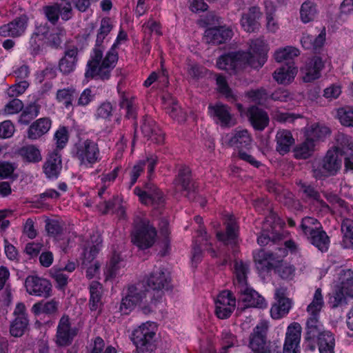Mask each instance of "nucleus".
<instances>
[{
  "instance_id": "nucleus-1",
  "label": "nucleus",
  "mask_w": 353,
  "mask_h": 353,
  "mask_svg": "<svg viewBox=\"0 0 353 353\" xmlns=\"http://www.w3.org/2000/svg\"><path fill=\"white\" fill-rule=\"evenodd\" d=\"M112 28V26L109 19H103L101 21L94 48L90 60L87 63V69L85 72L86 78L108 80L110 77L111 72L118 61L116 43L112 46L103 59V55L108 42L107 37Z\"/></svg>"
},
{
  "instance_id": "nucleus-2",
  "label": "nucleus",
  "mask_w": 353,
  "mask_h": 353,
  "mask_svg": "<svg viewBox=\"0 0 353 353\" xmlns=\"http://www.w3.org/2000/svg\"><path fill=\"white\" fill-rule=\"evenodd\" d=\"M268 51V46L263 39L251 40L248 52L239 51L223 54L217 59L216 66L230 74L236 72L248 65L254 68H261L266 61Z\"/></svg>"
},
{
  "instance_id": "nucleus-3",
  "label": "nucleus",
  "mask_w": 353,
  "mask_h": 353,
  "mask_svg": "<svg viewBox=\"0 0 353 353\" xmlns=\"http://www.w3.org/2000/svg\"><path fill=\"white\" fill-rule=\"evenodd\" d=\"M248 264L242 261L235 262L234 284L239 294L238 309L244 310L248 307H265L267 303L264 298L248 285Z\"/></svg>"
},
{
  "instance_id": "nucleus-4",
  "label": "nucleus",
  "mask_w": 353,
  "mask_h": 353,
  "mask_svg": "<svg viewBox=\"0 0 353 353\" xmlns=\"http://www.w3.org/2000/svg\"><path fill=\"white\" fill-rule=\"evenodd\" d=\"M72 154L85 168H93L101 159L98 143L90 139H79L73 146Z\"/></svg>"
},
{
  "instance_id": "nucleus-5",
  "label": "nucleus",
  "mask_w": 353,
  "mask_h": 353,
  "mask_svg": "<svg viewBox=\"0 0 353 353\" xmlns=\"http://www.w3.org/2000/svg\"><path fill=\"white\" fill-rule=\"evenodd\" d=\"M353 298V271L341 269L338 272L336 284L330 298L332 307L336 308L347 303V299Z\"/></svg>"
},
{
  "instance_id": "nucleus-6",
  "label": "nucleus",
  "mask_w": 353,
  "mask_h": 353,
  "mask_svg": "<svg viewBox=\"0 0 353 353\" xmlns=\"http://www.w3.org/2000/svg\"><path fill=\"white\" fill-rule=\"evenodd\" d=\"M154 301V294L149 289H145L143 283L130 285L121 299L119 310L122 314H128L137 305L148 304Z\"/></svg>"
},
{
  "instance_id": "nucleus-7",
  "label": "nucleus",
  "mask_w": 353,
  "mask_h": 353,
  "mask_svg": "<svg viewBox=\"0 0 353 353\" xmlns=\"http://www.w3.org/2000/svg\"><path fill=\"white\" fill-rule=\"evenodd\" d=\"M157 231L145 218L137 217L134 222L132 243L141 249L150 248L154 243Z\"/></svg>"
},
{
  "instance_id": "nucleus-8",
  "label": "nucleus",
  "mask_w": 353,
  "mask_h": 353,
  "mask_svg": "<svg viewBox=\"0 0 353 353\" xmlns=\"http://www.w3.org/2000/svg\"><path fill=\"white\" fill-rule=\"evenodd\" d=\"M268 322L261 321L253 329L249 337L248 347L254 353H280L276 348L267 340Z\"/></svg>"
},
{
  "instance_id": "nucleus-9",
  "label": "nucleus",
  "mask_w": 353,
  "mask_h": 353,
  "mask_svg": "<svg viewBox=\"0 0 353 353\" xmlns=\"http://www.w3.org/2000/svg\"><path fill=\"white\" fill-rule=\"evenodd\" d=\"M341 165V161L339 159L337 152L330 150L322 160H315L312 163L313 176L316 179H323L334 175Z\"/></svg>"
},
{
  "instance_id": "nucleus-10",
  "label": "nucleus",
  "mask_w": 353,
  "mask_h": 353,
  "mask_svg": "<svg viewBox=\"0 0 353 353\" xmlns=\"http://www.w3.org/2000/svg\"><path fill=\"white\" fill-rule=\"evenodd\" d=\"M288 249L291 252H296L297 245L292 241H287L285 242L284 247H278L274 251L259 250L254 254V259L256 262L260 264L265 265L267 262L268 265H272L274 263L282 261L283 258L288 254Z\"/></svg>"
},
{
  "instance_id": "nucleus-11",
  "label": "nucleus",
  "mask_w": 353,
  "mask_h": 353,
  "mask_svg": "<svg viewBox=\"0 0 353 353\" xmlns=\"http://www.w3.org/2000/svg\"><path fill=\"white\" fill-rule=\"evenodd\" d=\"M157 330V325L153 322L142 323L134 329L131 339L137 348L154 347L152 341Z\"/></svg>"
},
{
  "instance_id": "nucleus-12",
  "label": "nucleus",
  "mask_w": 353,
  "mask_h": 353,
  "mask_svg": "<svg viewBox=\"0 0 353 353\" xmlns=\"http://www.w3.org/2000/svg\"><path fill=\"white\" fill-rule=\"evenodd\" d=\"M134 192L139 196L140 201L145 205L159 208L164 204L165 199L163 192L152 183H146L143 190L136 187Z\"/></svg>"
},
{
  "instance_id": "nucleus-13",
  "label": "nucleus",
  "mask_w": 353,
  "mask_h": 353,
  "mask_svg": "<svg viewBox=\"0 0 353 353\" xmlns=\"http://www.w3.org/2000/svg\"><path fill=\"white\" fill-rule=\"evenodd\" d=\"M208 113L216 124L222 128H231L236 123V119L231 113L230 108L221 103L208 106Z\"/></svg>"
},
{
  "instance_id": "nucleus-14",
  "label": "nucleus",
  "mask_w": 353,
  "mask_h": 353,
  "mask_svg": "<svg viewBox=\"0 0 353 353\" xmlns=\"http://www.w3.org/2000/svg\"><path fill=\"white\" fill-rule=\"evenodd\" d=\"M77 333L78 329L72 327L70 318L64 315L58 323L55 342L59 346H68L72 343Z\"/></svg>"
},
{
  "instance_id": "nucleus-15",
  "label": "nucleus",
  "mask_w": 353,
  "mask_h": 353,
  "mask_svg": "<svg viewBox=\"0 0 353 353\" xmlns=\"http://www.w3.org/2000/svg\"><path fill=\"white\" fill-rule=\"evenodd\" d=\"M146 283L150 291L161 293L169 288L170 273L163 267L155 268L147 279Z\"/></svg>"
},
{
  "instance_id": "nucleus-16",
  "label": "nucleus",
  "mask_w": 353,
  "mask_h": 353,
  "mask_svg": "<svg viewBox=\"0 0 353 353\" xmlns=\"http://www.w3.org/2000/svg\"><path fill=\"white\" fill-rule=\"evenodd\" d=\"M287 289L280 287L276 289L274 298L276 302L272 305L270 315L274 319H279L288 314L292 301L286 297Z\"/></svg>"
},
{
  "instance_id": "nucleus-17",
  "label": "nucleus",
  "mask_w": 353,
  "mask_h": 353,
  "mask_svg": "<svg viewBox=\"0 0 353 353\" xmlns=\"http://www.w3.org/2000/svg\"><path fill=\"white\" fill-rule=\"evenodd\" d=\"M43 13L47 19L52 24H55L61 16L64 21L69 20L72 15V5L70 1L57 3L43 8Z\"/></svg>"
},
{
  "instance_id": "nucleus-18",
  "label": "nucleus",
  "mask_w": 353,
  "mask_h": 353,
  "mask_svg": "<svg viewBox=\"0 0 353 353\" xmlns=\"http://www.w3.org/2000/svg\"><path fill=\"white\" fill-rule=\"evenodd\" d=\"M25 287L29 294L45 298L50 296L52 290L50 281L37 276H28L26 279Z\"/></svg>"
},
{
  "instance_id": "nucleus-19",
  "label": "nucleus",
  "mask_w": 353,
  "mask_h": 353,
  "mask_svg": "<svg viewBox=\"0 0 353 353\" xmlns=\"http://www.w3.org/2000/svg\"><path fill=\"white\" fill-rule=\"evenodd\" d=\"M221 142L227 147L236 148H248L251 143L252 138L247 130L236 129L231 133H227L222 136Z\"/></svg>"
},
{
  "instance_id": "nucleus-20",
  "label": "nucleus",
  "mask_w": 353,
  "mask_h": 353,
  "mask_svg": "<svg viewBox=\"0 0 353 353\" xmlns=\"http://www.w3.org/2000/svg\"><path fill=\"white\" fill-rule=\"evenodd\" d=\"M236 306V299L228 290L221 292L215 300V312L218 318H228Z\"/></svg>"
},
{
  "instance_id": "nucleus-21",
  "label": "nucleus",
  "mask_w": 353,
  "mask_h": 353,
  "mask_svg": "<svg viewBox=\"0 0 353 353\" xmlns=\"http://www.w3.org/2000/svg\"><path fill=\"white\" fill-rule=\"evenodd\" d=\"M28 23V17L25 14L21 15L10 23L1 26L0 35L3 37H19L25 33Z\"/></svg>"
},
{
  "instance_id": "nucleus-22",
  "label": "nucleus",
  "mask_w": 353,
  "mask_h": 353,
  "mask_svg": "<svg viewBox=\"0 0 353 353\" xmlns=\"http://www.w3.org/2000/svg\"><path fill=\"white\" fill-rule=\"evenodd\" d=\"M301 335V326L299 323H293L288 327L283 353H300Z\"/></svg>"
},
{
  "instance_id": "nucleus-23",
  "label": "nucleus",
  "mask_w": 353,
  "mask_h": 353,
  "mask_svg": "<svg viewBox=\"0 0 353 353\" xmlns=\"http://www.w3.org/2000/svg\"><path fill=\"white\" fill-rule=\"evenodd\" d=\"M320 316H308L306 321V332L305 340L306 346L312 351L315 350L314 340L325 330L319 320Z\"/></svg>"
},
{
  "instance_id": "nucleus-24",
  "label": "nucleus",
  "mask_w": 353,
  "mask_h": 353,
  "mask_svg": "<svg viewBox=\"0 0 353 353\" xmlns=\"http://www.w3.org/2000/svg\"><path fill=\"white\" fill-rule=\"evenodd\" d=\"M232 36L233 31L230 27L219 26L207 29L203 40L209 44L219 45L230 40Z\"/></svg>"
},
{
  "instance_id": "nucleus-25",
  "label": "nucleus",
  "mask_w": 353,
  "mask_h": 353,
  "mask_svg": "<svg viewBox=\"0 0 353 353\" xmlns=\"http://www.w3.org/2000/svg\"><path fill=\"white\" fill-rule=\"evenodd\" d=\"M323 66V61L319 57L308 59L305 66L301 68L303 81L311 82L319 79Z\"/></svg>"
},
{
  "instance_id": "nucleus-26",
  "label": "nucleus",
  "mask_w": 353,
  "mask_h": 353,
  "mask_svg": "<svg viewBox=\"0 0 353 353\" xmlns=\"http://www.w3.org/2000/svg\"><path fill=\"white\" fill-rule=\"evenodd\" d=\"M89 308L94 316H99L102 310V285L97 281H92L89 287Z\"/></svg>"
},
{
  "instance_id": "nucleus-27",
  "label": "nucleus",
  "mask_w": 353,
  "mask_h": 353,
  "mask_svg": "<svg viewBox=\"0 0 353 353\" xmlns=\"http://www.w3.org/2000/svg\"><path fill=\"white\" fill-rule=\"evenodd\" d=\"M247 117L252 127L256 130H263L269 123L268 113L256 106H251L248 109Z\"/></svg>"
},
{
  "instance_id": "nucleus-28",
  "label": "nucleus",
  "mask_w": 353,
  "mask_h": 353,
  "mask_svg": "<svg viewBox=\"0 0 353 353\" xmlns=\"http://www.w3.org/2000/svg\"><path fill=\"white\" fill-rule=\"evenodd\" d=\"M43 169L47 178L57 179L62 169L61 154L57 151L50 153L43 165Z\"/></svg>"
},
{
  "instance_id": "nucleus-29",
  "label": "nucleus",
  "mask_w": 353,
  "mask_h": 353,
  "mask_svg": "<svg viewBox=\"0 0 353 353\" xmlns=\"http://www.w3.org/2000/svg\"><path fill=\"white\" fill-rule=\"evenodd\" d=\"M78 61V48L72 46L68 48L64 52V56L60 59L59 68L64 74H68L73 72Z\"/></svg>"
},
{
  "instance_id": "nucleus-30",
  "label": "nucleus",
  "mask_w": 353,
  "mask_h": 353,
  "mask_svg": "<svg viewBox=\"0 0 353 353\" xmlns=\"http://www.w3.org/2000/svg\"><path fill=\"white\" fill-rule=\"evenodd\" d=\"M175 188L181 192L190 194L194 190V184L192 180L191 171L186 166H181L174 180Z\"/></svg>"
},
{
  "instance_id": "nucleus-31",
  "label": "nucleus",
  "mask_w": 353,
  "mask_h": 353,
  "mask_svg": "<svg viewBox=\"0 0 353 353\" xmlns=\"http://www.w3.org/2000/svg\"><path fill=\"white\" fill-rule=\"evenodd\" d=\"M226 232H217L216 237L219 241L225 245H235L236 243L238 226L233 216L230 215L225 221Z\"/></svg>"
},
{
  "instance_id": "nucleus-32",
  "label": "nucleus",
  "mask_w": 353,
  "mask_h": 353,
  "mask_svg": "<svg viewBox=\"0 0 353 353\" xmlns=\"http://www.w3.org/2000/svg\"><path fill=\"white\" fill-rule=\"evenodd\" d=\"M164 108L166 112L174 120L183 122L186 119L185 112L178 105L176 100L169 94L163 97Z\"/></svg>"
},
{
  "instance_id": "nucleus-33",
  "label": "nucleus",
  "mask_w": 353,
  "mask_h": 353,
  "mask_svg": "<svg viewBox=\"0 0 353 353\" xmlns=\"http://www.w3.org/2000/svg\"><path fill=\"white\" fill-rule=\"evenodd\" d=\"M51 120L49 118H41L33 122L28 130V137L36 140L46 134L51 128Z\"/></svg>"
},
{
  "instance_id": "nucleus-34",
  "label": "nucleus",
  "mask_w": 353,
  "mask_h": 353,
  "mask_svg": "<svg viewBox=\"0 0 353 353\" xmlns=\"http://www.w3.org/2000/svg\"><path fill=\"white\" fill-rule=\"evenodd\" d=\"M141 131L148 139L157 143L163 141L164 137L161 130L156 125L155 122L150 118L143 119L141 125Z\"/></svg>"
},
{
  "instance_id": "nucleus-35",
  "label": "nucleus",
  "mask_w": 353,
  "mask_h": 353,
  "mask_svg": "<svg viewBox=\"0 0 353 353\" xmlns=\"http://www.w3.org/2000/svg\"><path fill=\"white\" fill-rule=\"evenodd\" d=\"M330 134L329 128L322 123H314L305 128V137L314 143L315 141L323 140Z\"/></svg>"
},
{
  "instance_id": "nucleus-36",
  "label": "nucleus",
  "mask_w": 353,
  "mask_h": 353,
  "mask_svg": "<svg viewBox=\"0 0 353 353\" xmlns=\"http://www.w3.org/2000/svg\"><path fill=\"white\" fill-rule=\"evenodd\" d=\"M297 71V68L293 64H288L275 70L273 78L279 84L288 85L294 80Z\"/></svg>"
},
{
  "instance_id": "nucleus-37",
  "label": "nucleus",
  "mask_w": 353,
  "mask_h": 353,
  "mask_svg": "<svg viewBox=\"0 0 353 353\" xmlns=\"http://www.w3.org/2000/svg\"><path fill=\"white\" fill-rule=\"evenodd\" d=\"M299 186L300 191L307 199L315 202L321 207V210L330 211L329 205L321 199L320 193L314 187L301 181L299 182Z\"/></svg>"
},
{
  "instance_id": "nucleus-38",
  "label": "nucleus",
  "mask_w": 353,
  "mask_h": 353,
  "mask_svg": "<svg viewBox=\"0 0 353 353\" xmlns=\"http://www.w3.org/2000/svg\"><path fill=\"white\" fill-rule=\"evenodd\" d=\"M261 13L256 7L251 8L247 13H245L241 18V26L246 32H254L259 28V19Z\"/></svg>"
},
{
  "instance_id": "nucleus-39",
  "label": "nucleus",
  "mask_w": 353,
  "mask_h": 353,
  "mask_svg": "<svg viewBox=\"0 0 353 353\" xmlns=\"http://www.w3.org/2000/svg\"><path fill=\"white\" fill-rule=\"evenodd\" d=\"M306 237L309 242L319 250L322 252L327 251L330 243V237L322 228Z\"/></svg>"
},
{
  "instance_id": "nucleus-40",
  "label": "nucleus",
  "mask_w": 353,
  "mask_h": 353,
  "mask_svg": "<svg viewBox=\"0 0 353 353\" xmlns=\"http://www.w3.org/2000/svg\"><path fill=\"white\" fill-rule=\"evenodd\" d=\"M276 150L281 154L288 153L294 142L291 132L287 130H280L276 135Z\"/></svg>"
},
{
  "instance_id": "nucleus-41",
  "label": "nucleus",
  "mask_w": 353,
  "mask_h": 353,
  "mask_svg": "<svg viewBox=\"0 0 353 353\" xmlns=\"http://www.w3.org/2000/svg\"><path fill=\"white\" fill-rule=\"evenodd\" d=\"M319 353H334L335 337L330 331H325L317 339Z\"/></svg>"
},
{
  "instance_id": "nucleus-42",
  "label": "nucleus",
  "mask_w": 353,
  "mask_h": 353,
  "mask_svg": "<svg viewBox=\"0 0 353 353\" xmlns=\"http://www.w3.org/2000/svg\"><path fill=\"white\" fill-rule=\"evenodd\" d=\"M325 305L323 296L321 288H316L312 301L307 306L306 312L308 316H320V313Z\"/></svg>"
},
{
  "instance_id": "nucleus-43",
  "label": "nucleus",
  "mask_w": 353,
  "mask_h": 353,
  "mask_svg": "<svg viewBox=\"0 0 353 353\" xmlns=\"http://www.w3.org/2000/svg\"><path fill=\"white\" fill-rule=\"evenodd\" d=\"M341 232L342 236L341 245L344 248L353 247V220L343 219L341 224Z\"/></svg>"
},
{
  "instance_id": "nucleus-44",
  "label": "nucleus",
  "mask_w": 353,
  "mask_h": 353,
  "mask_svg": "<svg viewBox=\"0 0 353 353\" xmlns=\"http://www.w3.org/2000/svg\"><path fill=\"white\" fill-rule=\"evenodd\" d=\"M125 265V263L120 256V254L114 252L105 270L106 279H109L117 276L119 274L120 269L124 268Z\"/></svg>"
},
{
  "instance_id": "nucleus-45",
  "label": "nucleus",
  "mask_w": 353,
  "mask_h": 353,
  "mask_svg": "<svg viewBox=\"0 0 353 353\" xmlns=\"http://www.w3.org/2000/svg\"><path fill=\"white\" fill-rule=\"evenodd\" d=\"M318 14L316 4L310 1H305L300 8V19L304 23L313 21Z\"/></svg>"
},
{
  "instance_id": "nucleus-46",
  "label": "nucleus",
  "mask_w": 353,
  "mask_h": 353,
  "mask_svg": "<svg viewBox=\"0 0 353 353\" xmlns=\"http://www.w3.org/2000/svg\"><path fill=\"white\" fill-rule=\"evenodd\" d=\"M58 305L59 303L54 299L46 302L40 301L34 303L31 310L35 315L41 314H53L57 312Z\"/></svg>"
},
{
  "instance_id": "nucleus-47",
  "label": "nucleus",
  "mask_w": 353,
  "mask_h": 353,
  "mask_svg": "<svg viewBox=\"0 0 353 353\" xmlns=\"http://www.w3.org/2000/svg\"><path fill=\"white\" fill-rule=\"evenodd\" d=\"M325 33L321 32L317 37L303 34L301 39L302 46L305 49L316 50L321 48L325 41Z\"/></svg>"
},
{
  "instance_id": "nucleus-48",
  "label": "nucleus",
  "mask_w": 353,
  "mask_h": 353,
  "mask_svg": "<svg viewBox=\"0 0 353 353\" xmlns=\"http://www.w3.org/2000/svg\"><path fill=\"white\" fill-rule=\"evenodd\" d=\"M120 106L122 109L125 110V117L128 119H136L137 105L134 97L129 94H123L121 95Z\"/></svg>"
},
{
  "instance_id": "nucleus-49",
  "label": "nucleus",
  "mask_w": 353,
  "mask_h": 353,
  "mask_svg": "<svg viewBox=\"0 0 353 353\" xmlns=\"http://www.w3.org/2000/svg\"><path fill=\"white\" fill-rule=\"evenodd\" d=\"M336 141L337 145L335 149L338 152L341 154H347L348 152L353 153V141L352 137L343 133H338L336 136Z\"/></svg>"
},
{
  "instance_id": "nucleus-50",
  "label": "nucleus",
  "mask_w": 353,
  "mask_h": 353,
  "mask_svg": "<svg viewBox=\"0 0 353 353\" xmlns=\"http://www.w3.org/2000/svg\"><path fill=\"white\" fill-rule=\"evenodd\" d=\"M299 54L300 51L298 48L293 46H286L276 50L274 57L277 62H282L284 61H291Z\"/></svg>"
},
{
  "instance_id": "nucleus-51",
  "label": "nucleus",
  "mask_w": 353,
  "mask_h": 353,
  "mask_svg": "<svg viewBox=\"0 0 353 353\" xmlns=\"http://www.w3.org/2000/svg\"><path fill=\"white\" fill-rule=\"evenodd\" d=\"M75 94V88L70 87L57 90L56 99L58 102L62 103L65 108L69 109L72 107V101Z\"/></svg>"
},
{
  "instance_id": "nucleus-52",
  "label": "nucleus",
  "mask_w": 353,
  "mask_h": 353,
  "mask_svg": "<svg viewBox=\"0 0 353 353\" xmlns=\"http://www.w3.org/2000/svg\"><path fill=\"white\" fill-rule=\"evenodd\" d=\"M86 353H117V351L111 345H108L105 348L104 341L98 336L87 347Z\"/></svg>"
},
{
  "instance_id": "nucleus-53",
  "label": "nucleus",
  "mask_w": 353,
  "mask_h": 353,
  "mask_svg": "<svg viewBox=\"0 0 353 353\" xmlns=\"http://www.w3.org/2000/svg\"><path fill=\"white\" fill-rule=\"evenodd\" d=\"M315 143L305 137V141L296 147L294 157L296 159H305L310 157L314 150Z\"/></svg>"
},
{
  "instance_id": "nucleus-54",
  "label": "nucleus",
  "mask_w": 353,
  "mask_h": 353,
  "mask_svg": "<svg viewBox=\"0 0 353 353\" xmlns=\"http://www.w3.org/2000/svg\"><path fill=\"white\" fill-rule=\"evenodd\" d=\"M99 210L103 214L108 213L111 210L115 208V212L120 216H123L125 214V209L123 206L118 203V199L114 198L113 201H103L97 205Z\"/></svg>"
},
{
  "instance_id": "nucleus-55",
  "label": "nucleus",
  "mask_w": 353,
  "mask_h": 353,
  "mask_svg": "<svg viewBox=\"0 0 353 353\" xmlns=\"http://www.w3.org/2000/svg\"><path fill=\"white\" fill-rule=\"evenodd\" d=\"M40 107L35 103H31L28 105L21 114L19 121L22 124L27 125L32 119L36 118L39 113Z\"/></svg>"
},
{
  "instance_id": "nucleus-56",
  "label": "nucleus",
  "mask_w": 353,
  "mask_h": 353,
  "mask_svg": "<svg viewBox=\"0 0 353 353\" xmlns=\"http://www.w3.org/2000/svg\"><path fill=\"white\" fill-rule=\"evenodd\" d=\"M19 154L29 162H38L41 159L40 151L34 145H27L21 148Z\"/></svg>"
},
{
  "instance_id": "nucleus-57",
  "label": "nucleus",
  "mask_w": 353,
  "mask_h": 353,
  "mask_svg": "<svg viewBox=\"0 0 353 353\" xmlns=\"http://www.w3.org/2000/svg\"><path fill=\"white\" fill-rule=\"evenodd\" d=\"M321 228V223L313 217L307 216L302 219L301 229L305 236Z\"/></svg>"
},
{
  "instance_id": "nucleus-58",
  "label": "nucleus",
  "mask_w": 353,
  "mask_h": 353,
  "mask_svg": "<svg viewBox=\"0 0 353 353\" xmlns=\"http://www.w3.org/2000/svg\"><path fill=\"white\" fill-rule=\"evenodd\" d=\"M337 117L343 125L353 127V107L347 106L338 109Z\"/></svg>"
},
{
  "instance_id": "nucleus-59",
  "label": "nucleus",
  "mask_w": 353,
  "mask_h": 353,
  "mask_svg": "<svg viewBox=\"0 0 353 353\" xmlns=\"http://www.w3.org/2000/svg\"><path fill=\"white\" fill-rule=\"evenodd\" d=\"M28 324V319H15L10 325L11 335L19 337L23 335L27 325Z\"/></svg>"
},
{
  "instance_id": "nucleus-60",
  "label": "nucleus",
  "mask_w": 353,
  "mask_h": 353,
  "mask_svg": "<svg viewBox=\"0 0 353 353\" xmlns=\"http://www.w3.org/2000/svg\"><path fill=\"white\" fill-rule=\"evenodd\" d=\"M269 222L270 220H267L266 222L264 223L263 227V231L261 235L259 236L257 238V242L261 246L267 245L270 242V239L274 238V236L276 234L274 228L272 227V232L269 231Z\"/></svg>"
},
{
  "instance_id": "nucleus-61",
  "label": "nucleus",
  "mask_w": 353,
  "mask_h": 353,
  "mask_svg": "<svg viewBox=\"0 0 353 353\" xmlns=\"http://www.w3.org/2000/svg\"><path fill=\"white\" fill-rule=\"evenodd\" d=\"M113 110L114 108L110 102H103L97 108L95 117L97 119H109L112 115Z\"/></svg>"
},
{
  "instance_id": "nucleus-62",
  "label": "nucleus",
  "mask_w": 353,
  "mask_h": 353,
  "mask_svg": "<svg viewBox=\"0 0 353 353\" xmlns=\"http://www.w3.org/2000/svg\"><path fill=\"white\" fill-rule=\"evenodd\" d=\"M101 243V240L99 236L96 240V244L92 245L89 248H85L83 251V263L86 265L90 263L93 261V259L97 256V253L100 250V244Z\"/></svg>"
},
{
  "instance_id": "nucleus-63",
  "label": "nucleus",
  "mask_w": 353,
  "mask_h": 353,
  "mask_svg": "<svg viewBox=\"0 0 353 353\" xmlns=\"http://www.w3.org/2000/svg\"><path fill=\"white\" fill-rule=\"evenodd\" d=\"M68 132L65 127L59 128L54 135V139L56 143L57 148L63 149L68 141Z\"/></svg>"
},
{
  "instance_id": "nucleus-64",
  "label": "nucleus",
  "mask_w": 353,
  "mask_h": 353,
  "mask_svg": "<svg viewBox=\"0 0 353 353\" xmlns=\"http://www.w3.org/2000/svg\"><path fill=\"white\" fill-rule=\"evenodd\" d=\"M95 98V90L91 88H85L80 94L77 105L86 106L89 105Z\"/></svg>"
}]
</instances>
